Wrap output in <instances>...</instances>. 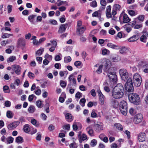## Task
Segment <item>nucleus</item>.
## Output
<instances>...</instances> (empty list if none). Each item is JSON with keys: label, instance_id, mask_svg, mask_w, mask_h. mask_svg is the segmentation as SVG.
Wrapping results in <instances>:
<instances>
[{"label": "nucleus", "instance_id": "1", "mask_svg": "<svg viewBox=\"0 0 148 148\" xmlns=\"http://www.w3.org/2000/svg\"><path fill=\"white\" fill-rule=\"evenodd\" d=\"M124 88L121 84H118L112 90V95L114 99H118L122 98L124 95Z\"/></svg>", "mask_w": 148, "mask_h": 148}, {"label": "nucleus", "instance_id": "2", "mask_svg": "<svg viewBox=\"0 0 148 148\" xmlns=\"http://www.w3.org/2000/svg\"><path fill=\"white\" fill-rule=\"evenodd\" d=\"M128 99L131 103L138 105L140 103V99L138 95L135 93H132L128 95Z\"/></svg>", "mask_w": 148, "mask_h": 148}, {"label": "nucleus", "instance_id": "3", "mask_svg": "<svg viewBox=\"0 0 148 148\" xmlns=\"http://www.w3.org/2000/svg\"><path fill=\"white\" fill-rule=\"evenodd\" d=\"M119 110L121 114L124 115H127V103L125 101H122L119 103Z\"/></svg>", "mask_w": 148, "mask_h": 148}, {"label": "nucleus", "instance_id": "4", "mask_svg": "<svg viewBox=\"0 0 148 148\" xmlns=\"http://www.w3.org/2000/svg\"><path fill=\"white\" fill-rule=\"evenodd\" d=\"M119 73L122 79L125 82L127 81L129 77H131V75L129 74L127 71L125 69H120Z\"/></svg>", "mask_w": 148, "mask_h": 148}, {"label": "nucleus", "instance_id": "5", "mask_svg": "<svg viewBox=\"0 0 148 148\" xmlns=\"http://www.w3.org/2000/svg\"><path fill=\"white\" fill-rule=\"evenodd\" d=\"M133 81L135 86H139L141 83V77L140 75L138 73L135 74L133 77Z\"/></svg>", "mask_w": 148, "mask_h": 148}, {"label": "nucleus", "instance_id": "6", "mask_svg": "<svg viewBox=\"0 0 148 148\" xmlns=\"http://www.w3.org/2000/svg\"><path fill=\"white\" fill-rule=\"evenodd\" d=\"M126 81V82L125 85L126 90L128 92L133 91L134 88L131 77H129Z\"/></svg>", "mask_w": 148, "mask_h": 148}, {"label": "nucleus", "instance_id": "7", "mask_svg": "<svg viewBox=\"0 0 148 148\" xmlns=\"http://www.w3.org/2000/svg\"><path fill=\"white\" fill-rule=\"evenodd\" d=\"M121 10V6L118 4H114L112 7V14L115 16L116 14Z\"/></svg>", "mask_w": 148, "mask_h": 148}, {"label": "nucleus", "instance_id": "8", "mask_svg": "<svg viewBox=\"0 0 148 148\" xmlns=\"http://www.w3.org/2000/svg\"><path fill=\"white\" fill-rule=\"evenodd\" d=\"M103 124L102 123L98 122L94 124V127L95 132H99L103 130Z\"/></svg>", "mask_w": 148, "mask_h": 148}, {"label": "nucleus", "instance_id": "9", "mask_svg": "<svg viewBox=\"0 0 148 148\" xmlns=\"http://www.w3.org/2000/svg\"><path fill=\"white\" fill-rule=\"evenodd\" d=\"M138 140L141 142L145 141L146 139V134L145 133L141 132L137 134Z\"/></svg>", "mask_w": 148, "mask_h": 148}, {"label": "nucleus", "instance_id": "10", "mask_svg": "<svg viewBox=\"0 0 148 148\" xmlns=\"http://www.w3.org/2000/svg\"><path fill=\"white\" fill-rule=\"evenodd\" d=\"M143 119L142 115L141 114H138L135 116L134 121L135 123L138 124L141 122Z\"/></svg>", "mask_w": 148, "mask_h": 148}, {"label": "nucleus", "instance_id": "11", "mask_svg": "<svg viewBox=\"0 0 148 148\" xmlns=\"http://www.w3.org/2000/svg\"><path fill=\"white\" fill-rule=\"evenodd\" d=\"M108 75L110 80L113 82H116L117 80V77L115 73L110 72L108 73Z\"/></svg>", "mask_w": 148, "mask_h": 148}, {"label": "nucleus", "instance_id": "12", "mask_svg": "<svg viewBox=\"0 0 148 148\" xmlns=\"http://www.w3.org/2000/svg\"><path fill=\"white\" fill-rule=\"evenodd\" d=\"M12 70L14 71L16 74L17 75H19L21 73V67L17 65H14L12 66Z\"/></svg>", "mask_w": 148, "mask_h": 148}, {"label": "nucleus", "instance_id": "13", "mask_svg": "<svg viewBox=\"0 0 148 148\" xmlns=\"http://www.w3.org/2000/svg\"><path fill=\"white\" fill-rule=\"evenodd\" d=\"M19 121H16L9 124L8 126V128L9 130H13L19 124Z\"/></svg>", "mask_w": 148, "mask_h": 148}, {"label": "nucleus", "instance_id": "14", "mask_svg": "<svg viewBox=\"0 0 148 148\" xmlns=\"http://www.w3.org/2000/svg\"><path fill=\"white\" fill-rule=\"evenodd\" d=\"M143 34L140 37V40L143 42L145 43L147 42V37H148V32L147 31H143Z\"/></svg>", "mask_w": 148, "mask_h": 148}, {"label": "nucleus", "instance_id": "15", "mask_svg": "<svg viewBox=\"0 0 148 148\" xmlns=\"http://www.w3.org/2000/svg\"><path fill=\"white\" fill-rule=\"evenodd\" d=\"M68 24L67 23L60 25L58 30V33L59 34H61L64 32Z\"/></svg>", "mask_w": 148, "mask_h": 148}, {"label": "nucleus", "instance_id": "16", "mask_svg": "<svg viewBox=\"0 0 148 148\" xmlns=\"http://www.w3.org/2000/svg\"><path fill=\"white\" fill-rule=\"evenodd\" d=\"M111 104L113 107L115 108H117L118 107V106L119 105L118 101L114 99H111Z\"/></svg>", "mask_w": 148, "mask_h": 148}, {"label": "nucleus", "instance_id": "17", "mask_svg": "<svg viewBox=\"0 0 148 148\" xmlns=\"http://www.w3.org/2000/svg\"><path fill=\"white\" fill-rule=\"evenodd\" d=\"M86 29V27L84 26H83L81 27H78L77 29V31L78 32L79 35L81 36L82 35Z\"/></svg>", "mask_w": 148, "mask_h": 148}, {"label": "nucleus", "instance_id": "18", "mask_svg": "<svg viewBox=\"0 0 148 148\" xmlns=\"http://www.w3.org/2000/svg\"><path fill=\"white\" fill-rule=\"evenodd\" d=\"M86 130L90 136H94V131L91 127L90 126L86 128Z\"/></svg>", "mask_w": 148, "mask_h": 148}, {"label": "nucleus", "instance_id": "19", "mask_svg": "<svg viewBox=\"0 0 148 148\" xmlns=\"http://www.w3.org/2000/svg\"><path fill=\"white\" fill-rule=\"evenodd\" d=\"M130 19L128 16L126 14H124L123 15V21L124 23H127L130 22Z\"/></svg>", "mask_w": 148, "mask_h": 148}, {"label": "nucleus", "instance_id": "20", "mask_svg": "<svg viewBox=\"0 0 148 148\" xmlns=\"http://www.w3.org/2000/svg\"><path fill=\"white\" fill-rule=\"evenodd\" d=\"M107 45L108 47L115 49H120L119 46L114 45L111 43H108Z\"/></svg>", "mask_w": 148, "mask_h": 148}, {"label": "nucleus", "instance_id": "21", "mask_svg": "<svg viewBox=\"0 0 148 148\" xmlns=\"http://www.w3.org/2000/svg\"><path fill=\"white\" fill-rule=\"evenodd\" d=\"M64 114L65 115L66 119L68 122H71L73 120L72 116L71 114L69 113L66 114L64 113Z\"/></svg>", "mask_w": 148, "mask_h": 148}, {"label": "nucleus", "instance_id": "22", "mask_svg": "<svg viewBox=\"0 0 148 148\" xmlns=\"http://www.w3.org/2000/svg\"><path fill=\"white\" fill-rule=\"evenodd\" d=\"M138 39L137 36L134 35L128 39V41L130 42H133L137 41Z\"/></svg>", "mask_w": 148, "mask_h": 148}, {"label": "nucleus", "instance_id": "23", "mask_svg": "<svg viewBox=\"0 0 148 148\" xmlns=\"http://www.w3.org/2000/svg\"><path fill=\"white\" fill-rule=\"evenodd\" d=\"M18 44L20 46H22L24 47L25 46V41L23 38H20L18 40Z\"/></svg>", "mask_w": 148, "mask_h": 148}, {"label": "nucleus", "instance_id": "24", "mask_svg": "<svg viewBox=\"0 0 148 148\" xmlns=\"http://www.w3.org/2000/svg\"><path fill=\"white\" fill-rule=\"evenodd\" d=\"M105 66L106 67V71H107L109 69L110 67L111 66V62L108 59L106 60L105 61Z\"/></svg>", "mask_w": 148, "mask_h": 148}, {"label": "nucleus", "instance_id": "25", "mask_svg": "<svg viewBox=\"0 0 148 148\" xmlns=\"http://www.w3.org/2000/svg\"><path fill=\"white\" fill-rule=\"evenodd\" d=\"M14 115L13 113L11 111L8 110L6 112V116L9 119L12 118Z\"/></svg>", "mask_w": 148, "mask_h": 148}, {"label": "nucleus", "instance_id": "26", "mask_svg": "<svg viewBox=\"0 0 148 148\" xmlns=\"http://www.w3.org/2000/svg\"><path fill=\"white\" fill-rule=\"evenodd\" d=\"M101 10H99L97 11H95L93 13L92 16L93 17H100L101 16Z\"/></svg>", "mask_w": 148, "mask_h": 148}, {"label": "nucleus", "instance_id": "27", "mask_svg": "<svg viewBox=\"0 0 148 148\" xmlns=\"http://www.w3.org/2000/svg\"><path fill=\"white\" fill-rule=\"evenodd\" d=\"M74 64L75 66L79 69L81 68L82 66V62L79 61H75Z\"/></svg>", "mask_w": 148, "mask_h": 148}, {"label": "nucleus", "instance_id": "28", "mask_svg": "<svg viewBox=\"0 0 148 148\" xmlns=\"http://www.w3.org/2000/svg\"><path fill=\"white\" fill-rule=\"evenodd\" d=\"M99 103L101 105H103L104 103L105 97L104 95L99 96Z\"/></svg>", "mask_w": 148, "mask_h": 148}, {"label": "nucleus", "instance_id": "29", "mask_svg": "<svg viewBox=\"0 0 148 148\" xmlns=\"http://www.w3.org/2000/svg\"><path fill=\"white\" fill-rule=\"evenodd\" d=\"M36 16V15L34 14L29 15L28 17V20L31 23L34 24V20Z\"/></svg>", "mask_w": 148, "mask_h": 148}, {"label": "nucleus", "instance_id": "30", "mask_svg": "<svg viewBox=\"0 0 148 148\" xmlns=\"http://www.w3.org/2000/svg\"><path fill=\"white\" fill-rule=\"evenodd\" d=\"M69 80L70 82V84H71V82H73L74 84L76 83V79L74 78V75H71L69 76Z\"/></svg>", "mask_w": 148, "mask_h": 148}, {"label": "nucleus", "instance_id": "31", "mask_svg": "<svg viewBox=\"0 0 148 148\" xmlns=\"http://www.w3.org/2000/svg\"><path fill=\"white\" fill-rule=\"evenodd\" d=\"M114 126L118 130L121 131L123 130V127L122 125L120 123H116L114 125Z\"/></svg>", "mask_w": 148, "mask_h": 148}, {"label": "nucleus", "instance_id": "32", "mask_svg": "<svg viewBox=\"0 0 148 148\" xmlns=\"http://www.w3.org/2000/svg\"><path fill=\"white\" fill-rule=\"evenodd\" d=\"M104 85V89L105 91L107 92H109L110 91V89L108 86V83L106 82H104L103 84Z\"/></svg>", "mask_w": 148, "mask_h": 148}, {"label": "nucleus", "instance_id": "33", "mask_svg": "<svg viewBox=\"0 0 148 148\" xmlns=\"http://www.w3.org/2000/svg\"><path fill=\"white\" fill-rule=\"evenodd\" d=\"M142 70L144 72L148 73V64L143 65L142 66Z\"/></svg>", "mask_w": 148, "mask_h": 148}, {"label": "nucleus", "instance_id": "34", "mask_svg": "<svg viewBox=\"0 0 148 148\" xmlns=\"http://www.w3.org/2000/svg\"><path fill=\"white\" fill-rule=\"evenodd\" d=\"M15 140L17 143H21L23 142V139L22 137L18 136L16 138Z\"/></svg>", "mask_w": 148, "mask_h": 148}, {"label": "nucleus", "instance_id": "35", "mask_svg": "<svg viewBox=\"0 0 148 148\" xmlns=\"http://www.w3.org/2000/svg\"><path fill=\"white\" fill-rule=\"evenodd\" d=\"M16 59V58L15 56H11L8 58L7 60V62L8 63H9L11 62H12L14 60H15Z\"/></svg>", "mask_w": 148, "mask_h": 148}, {"label": "nucleus", "instance_id": "36", "mask_svg": "<svg viewBox=\"0 0 148 148\" xmlns=\"http://www.w3.org/2000/svg\"><path fill=\"white\" fill-rule=\"evenodd\" d=\"M138 23V21H137V18H135L134 20L130 22V24H127L125 25L126 26L130 25L132 27H134V26L136 24V23Z\"/></svg>", "mask_w": 148, "mask_h": 148}, {"label": "nucleus", "instance_id": "37", "mask_svg": "<svg viewBox=\"0 0 148 148\" xmlns=\"http://www.w3.org/2000/svg\"><path fill=\"white\" fill-rule=\"evenodd\" d=\"M12 34H9L7 33H3L2 35V37L3 38H8L10 36H13Z\"/></svg>", "mask_w": 148, "mask_h": 148}, {"label": "nucleus", "instance_id": "38", "mask_svg": "<svg viewBox=\"0 0 148 148\" xmlns=\"http://www.w3.org/2000/svg\"><path fill=\"white\" fill-rule=\"evenodd\" d=\"M24 131L26 133H27L30 131V128L28 124L25 125L23 128Z\"/></svg>", "mask_w": 148, "mask_h": 148}, {"label": "nucleus", "instance_id": "39", "mask_svg": "<svg viewBox=\"0 0 148 148\" xmlns=\"http://www.w3.org/2000/svg\"><path fill=\"white\" fill-rule=\"evenodd\" d=\"M137 21H139L141 22H143L145 19V16L143 15H140L138 16L136 18Z\"/></svg>", "mask_w": 148, "mask_h": 148}, {"label": "nucleus", "instance_id": "40", "mask_svg": "<svg viewBox=\"0 0 148 148\" xmlns=\"http://www.w3.org/2000/svg\"><path fill=\"white\" fill-rule=\"evenodd\" d=\"M79 136H80V138L83 141L85 140L87 138V136L85 134H83L82 135H81V132H79Z\"/></svg>", "mask_w": 148, "mask_h": 148}, {"label": "nucleus", "instance_id": "41", "mask_svg": "<svg viewBox=\"0 0 148 148\" xmlns=\"http://www.w3.org/2000/svg\"><path fill=\"white\" fill-rule=\"evenodd\" d=\"M31 123L37 127L39 126L40 125L39 123H37L36 120L35 119H32L31 121Z\"/></svg>", "mask_w": 148, "mask_h": 148}, {"label": "nucleus", "instance_id": "42", "mask_svg": "<svg viewBox=\"0 0 148 148\" xmlns=\"http://www.w3.org/2000/svg\"><path fill=\"white\" fill-rule=\"evenodd\" d=\"M71 60V58L70 56L65 57L64 58V62L65 63L70 62Z\"/></svg>", "mask_w": 148, "mask_h": 148}, {"label": "nucleus", "instance_id": "43", "mask_svg": "<svg viewBox=\"0 0 148 148\" xmlns=\"http://www.w3.org/2000/svg\"><path fill=\"white\" fill-rule=\"evenodd\" d=\"M14 138L11 137H8L6 138L7 144H10L12 143L14 140Z\"/></svg>", "mask_w": 148, "mask_h": 148}, {"label": "nucleus", "instance_id": "44", "mask_svg": "<svg viewBox=\"0 0 148 148\" xmlns=\"http://www.w3.org/2000/svg\"><path fill=\"white\" fill-rule=\"evenodd\" d=\"M44 50V48L40 49L36 52V54L37 55L40 56L42 54Z\"/></svg>", "mask_w": 148, "mask_h": 148}, {"label": "nucleus", "instance_id": "45", "mask_svg": "<svg viewBox=\"0 0 148 148\" xmlns=\"http://www.w3.org/2000/svg\"><path fill=\"white\" fill-rule=\"evenodd\" d=\"M71 84H69L68 85V86L67 87V89H68L69 88V92L71 94H73L74 92L75 89H74L71 88V87H69L70 86H71Z\"/></svg>", "mask_w": 148, "mask_h": 148}, {"label": "nucleus", "instance_id": "46", "mask_svg": "<svg viewBox=\"0 0 148 148\" xmlns=\"http://www.w3.org/2000/svg\"><path fill=\"white\" fill-rule=\"evenodd\" d=\"M90 6L93 8H96L97 6V3L95 1H93L90 3Z\"/></svg>", "mask_w": 148, "mask_h": 148}, {"label": "nucleus", "instance_id": "47", "mask_svg": "<svg viewBox=\"0 0 148 148\" xmlns=\"http://www.w3.org/2000/svg\"><path fill=\"white\" fill-rule=\"evenodd\" d=\"M127 51V49L125 47H123L121 48L119 51L121 53L123 54L126 53Z\"/></svg>", "mask_w": 148, "mask_h": 148}, {"label": "nucleus", "instance_id": "48", "mask_svg": "<svg viewBox=\"0 0 148 148\" xmlns=\"http://www.w3.org/2000/svg\"><path fill=\"white\" fill-rule=\"evenodd\" d=\"M28 111L30 113H32L35 110V108L34 106H31L28 109Z\"/></svg>", "mask_w": 148, "mask_h": 148}, {"label": "nucleus", "instance_id": "49", "mask_svg": "<svg viewBox=\"0 0 148 148\" xmlns=\"http://www.w3.org/2000/svg\"><path fill=\"white\" fill-rule=\"evenodd\" d=\"M3 90L5 93H10L9 87L8 86L5 85L3 87Z\"/></svg>", "mask_w": 148, "mask_h": 148}, {"label": "nucleus", "instance_id": "50", "mask_svg": "<svg viewBox=\"0 0 148 148\" xmlns=\"http://www.w3.org/2000/svg\"><path fill=\"white\" fill-rule=\"evenodd\" d=\"M86 101V99L84 98H83L80 100L79 103L82 106L84 107V106Z\"/></svg>", "mask_w": 148, "mask_h": 148}, {"label": "nucleus", "instance_id": "51", "mask_svg": "<svg viewBox=\"0 0 148 148\" xmlns=\"http://www.w3.org/2000/svg\"><path fill=\"white\" fill-rule=\"evenodd\" d=\"M97 144V141L95 139H94L91 140L90 145L92 147L95 146Z\"/></svg>", "mask_w": 148, "mask_h": 148}, {"label": "nucleus", "instance_id": "52", "mask_svg": "<svg viewBox=\"0 0 148 148\" xmlns=\"http://www.w3.org/2000/svg\"><path fill=\"white\" fill-rule=\"evenodd\" d=\"M34 98H35L36 99V97L34 95L32 94L29 95L28 98L29 101L30 102H32Z\"/></svg>", "mask_w": 148, "mask_h": 148}, {"label": "nucleus", "instance_id": "53", "mask_svg": "<svg viewBox=\"0 0 148 148\" xmlns=\"http://www.w3.org/2000/svg\"><path fill=\"white\" fill-rule=\"evenodd\" d=\"M9 43L8 40H4L1 41L0 43L1 45L3 46H5L6 45Z\"/></svg>", "mask_w": 148, "mask_h": 148}, {"label": "nucleus", "instance_id": "54", "mask_svg": "<svg viewBox=\"0 0 148 148\" xmlns=\"http://www.w3.org/2000/svg\"><path fill=\"white\" fill-rule=\"evenodd\" d=\"M110 53V51L106 49H104L102 50V54L103 55H105Z\"/></svg>", "mask_w": 148, "mask_h": 148}, {"label": "nucleus", "instance_id": "55", "mask_svg": "<svg viewBox=\"0 0 148 148\" xmlns=\"http://www.w3.org/2000/svg\"><path fill=\"white\" fill-rule=\"evenodd\" d=\"M60 86L63 88H64L66 86V83L65 81L61 80L60 81Z\"/></svg>", "mask_w": 148, "mask_h": 148}, {"label": "nucleus", "instance_id": "56", "mask_svg": "<svg viewBox=\"0 0 148 148\" xmlns=\"http://www.w3.org/2000/svg\"><path fill=\"white\" fill-rule=\"evenodd\" d=\"M103 68V65H100L98 68L97 69V70L96 71V72L98 73L99 74L101 73L102 72V70Z\"/></svg>", "mask_w": 148, "mask_h": 148}, {"label": "nucleus", "instance_id": "57", "mask_svg": "<svg viewBox=\"0 0 148 148\" xmlns=\"http://www.w3.org/2000/svg\"><path fill=\"white\" fill-rule=\"evenodd\" d=\"M97 116V114L95 112V110H93L91 114V117L92 118H96Z\"/></svg>", "mask_w": 148, "mask_h": 148}, {"label": "nucleus", "instance_id": "58", "mask_svg": "<svg viewBox=\"0 0 148 148\" xmlns=\"http://www.w3.org/2000/svg\"><path fill=\"white\" fill-rule=\"evenodd\" d=\"M69 146L71 148H77V145L76 143L74 142L70 144Z\"/></svg>", "mask_w": 148, "mask_h": 148}, {"label": "nucleus", "instance_id": "59", "mask_svg": "<svg viewBox=\"0 0 148 148\" xmlns=\"http://www.w3.org/2000/svg\"><path fill=\"white\" fill-rule=\"evenodd\" d=\"M63 129L67 130H69L70 129V126L69 124H67L64 125L63 127Z\"/></svg>", "mask_w": 148, "mask_h": 148}, {"label": "nucleus", "instance_id": "60", "mask_svg": "<svg viewBox=\"0 0 148 148\" xmlns=\"http://www.w3.org/2000/svg\"><path fill=\"white\" fill-rule=\"evenodd\" d=\"M28 76L30 78H33L35 77L34 74L31 72H29L28 73Z\"/></svg>", "mask_w": 148, "mask_h": 148}, {"label": "nucleus", "instance_id": "61", "mask_svg": "<svg viewBox=\"0 0 148 148\" xmlns=\"http://www.w3.org/2000/svg\"><path fill=\"white\" fill-rule=\"evenodd\" d=\"M4 105L5 107H9L11 105V103L10 101H5Z\"/></svg>", "mask_w": 148, "mask_h": 148}, {"label": "nucleus", "instance_id": "62", "mask_svg": "<svg viewBox=\"0 0 148 148\" xmlns=\"http://www.w3.org/2000/svg\"><path fill=\"white\" fill-rule=\"evenodd\" d=\"M120 59L118 56L115 57V58H112L111 59L112 61L113 62H118Z\"/></svg>", "mask_w": 148, "mask_h": 148}, {"label": "nucleus", "instance_id": "63", "mask_svg": "<svg viewBox=\"0 0 148 148\" xmlns=\"http://www.w3.org/2000/svg\"><path fill=\"white\" fill-rule=\"evenodd\" d=\"M143 25L142 24H136L135 26H134V28L135 29H138L142 27Z\"/></svg>", "mask_w": 148, "mask_h": 148}, {"label": "nucleus", "instance_id": "64", "mask_svg": "<svg viewBox=\"0 0 148 148\" xmlns=\"http://www.w3.org/2000/svg\"><path fill=\"white\" fill-rule=\"evenodd\" d=\"M49 21V23L52 25H56L57 23V21L54 19H50Z\"/></svg>", "mask_w": 148, "mask_h": 148}]
</instances>
